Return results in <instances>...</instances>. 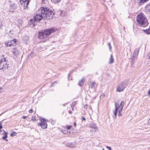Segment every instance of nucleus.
I'll use <instances>...</instances> for the list:
<instances>
[{
	"label": "nucleus",
	"mask_w": 150,
	"mask_h": 150,
	"mask_svg": "<svg viewBox=\"0 0 150 150\" xmlns=\"http://www.w3.org/2000/svg\"><path fill=\"white\" fill-rule=\"evenodd\" d=\"M84 107L85 109H86L88 107L87 105V104H86L84 105Z\"/></svg>",
	"instance_id": "obj_37"
},
{
	"label": "nucleus",
	"mask_w": 150,
	"mask_h": 150,
	"mask_svg": "<svg viewBox=\"0 0 150 150\" xmlns=\"http://www.w3.org/2000/svg\"><path fill=\"white\" fill-rule=\"evenodd\" d=\"M137 22L141 26H145L147 25V20L143 14L138 15L136 18Z\"/></svg>",
	"instance_id": "obj_4"
},
{
	"label": "nucleus",
	"mask_w": 150,
	"mask_h": 150,
	"mask_svg": "<svg viewBox=\"0 0 150 150\" xmlns=\"http://www.w3.org/2000/svg\"><path fill=\"white\" fill-rule=\"evenodd\" d=\"M13 45V43H11V44H9L8 46H12Z\"/></svg>",
	"instance_id": "obj_41"
},
{
	"label": "nucleus",
	"mask_w": 150,
	"mask_h": 150,
	"mask_svg": "<svg viewBox=\"0 0 150 150\" xmlns=\"http://www.w3.org/2000/svg\"><path fill=\"white\" fill-rule=\"evenodd\" d=\"M148 94L150 96V89L149 90L148 92Z\"/></svg>",
	"instance_id": "obj_42"
},
{
	"label": "nucleus",
	"mask_w": 150,
	"mask_h": 150,
	"mask_svg": "<svg viewBox=\"0 0 150 150\" xmlns=\"http://www.w3.org/2000/svg\"><path fill=\"white\" fill-rule=\"evenodd\" d=\"M4 132H5V136L2 137V139L4 140H5L6 142L8 141V139H6V138L7 137V133L5 132L4 130Z\"/></svg>",
	"instance_id": "obj_16"
},
{
	"label": "nucleus",
	"mask_w": 150,
	"mask_h": 150,
	"mask_svg": "<svg viewBox=\"0 0 150 150\" xmlns=\"http://www.w3.org/2000/svg\"><path fill=\"white\" fill-rule=\"evenodd\" d=\"M51 10L48 7H42L37 11L36 15L33 18L29 20V23L31 26L34 27L35 23L37 21H40L42 19L50 20L53 16Z\"/></svg>",
	"instance_id": "obj_2"
},
{
	"label": "nucleus",
	"mask_w": 150,
	"mask_h": 150,
	"mask_svg": "<svg viewBox=\"0 0 150 150\" xmlns=\"http://www.w3.org/2000/svg\"><path fill=\"white\" fill-rule=\"evenodd\" d=\"M118 111L116 109L113 111V113L116 117L117 114V112Z\"/></svg>",
	"instance_id": "obj_27"
},
{
	"label": "nucleus",
	"mask_w": 150,
	"mask_h": 150,
	"mask_svg": "<svg viewBox=\"0 0 150 150\" xmlns=\"http://www.w3.org/2000/svg\"><path fill=\"white\" fill-rule=\"evenodd\" d=\"M76 123L75 122H74V126L75 127H76Z\"/></svg>",
	"instance_id": "obj_47"
},
{
	"label": "nucleus",
	"mask_w": 150,
	"mask_h": 150,
	"mask_svg": "<svg viewBox=\"0 0 150 150\" xmlns=\"http://www.w3.org/2000/svg\"><path fill=\"white\" fill-rule=\"evenodd\" d=\"M76 103L75 102H72L71 104V108L74 107L75 106V105H76Z\"/></svg>",
	"instance_id": "obj_28"
},
{
	"label": "nucleus",
	"mask_w": 150,
	"mask_h": 150,
	"mask_svg": "<svg viewBox=\"0 0 150 150\" xmlns=\"http://www.w3.org/2000/svg\"><path fill=\"white\" fill-rule=\"evenodd\" d=\"M56 120H52L51 121V123L52 125H54L56 123Z\"/></svg>",
	"instance_id": "obj_30"
},
{
	"label": "nucleus",
	"mask_w": 150,
	"mask_h": 150,
	"mask_svg": "<svg viewBox=\"0 0 150 150\" xmlns=\"http://www.w3.org/2000/svg\"><path fill=\"white\" fill-rule=\"evenodd\" d=\"M51 10L48 7H42L37 11L36 15L33 18L29 20V23L31 26L34 27L35 23L37 21H40L42 19L50 20L53 16Z\"/></svg>",
	"instance_id": "obj_1"
},
{
	"label": "nucleus",
	"mask_w": 150,
	"mask_h": 150,
	"mask_svg": "<svg viewBox=\"0 0 150 150\" xmlns=\"http://www.w3.org/2000/svg\"><path fill=\"white\" fill-rule=\"evenodd\" d=\"M139 49L138 48H136L134 50L133 55L131 56V58L132 59L131 63L132 64L134 63V59L136 57L138 54L139 52Z\"/></svg>",
	"instance_id": "obj_9"
},
{
	"label": "nucleus",
	"mask_w": 150,
	"mask_h": 150,
	"mask_svg": "<svg viewBox=\"0 0 150 150\" xmlns=\"http://www.w3.org/2000/svg\"><path fill=\"white\" fill-rule=\"evenodd\" d=\"M31 120L33 121H36V118L35 117H33Z\"/></svg>",
	"instance_id": "obj_35"
},
{
	"label": "nucleus",
	"mask_w": 150,
	"mask_h": 150,
	"mask_svg": "<svg viewBox=\"0 0 150 150\" xmlns=\"http://www.w3.org/2000/svg\"><path fill=\"white\" fill-rule=\"evenodd\" d=\"M1 89H2V88H1V87H0V93L1 92Z\"/></svg>",
	"instance_id": "obj_49"
},
{
	"label": "nucleus",
	"mask_w": 150,
	"mask_h": 150,
	"mask_svg": "<svg viewBox=\"0 0 150 150\" xmlns=\"http://www.w3.org/2000/svg\"><path fill=\"white\" fill-rule=\"evenodd\" d=\"M72 127V126H68L66 125V127L67 129H70L71 127Z\"/></svg>",
	"instance_id": "obj_31"
},
{
	"label": "nucleus",
	"mask_w": 150,
	"mask_h": 150,
	"mask_svg": "<svg viewBox=\"0 0 150 150\" xmlns=\"http://www.w3.org/2000/svg\"><path fill=\"white\" fill-rule=\"evenodd\" d=\"M16 6L14 4H13L10 5L9 7V11L12 12H13L16 9Z\"/></svg>",
	"instance_id": "obj_11"
},
{
	"label": "nucleus",
	"mask_w": 150,
	"mask_h": 150,
	"mask_svg": "<svg viewBox=\"0 0 150 150\" xmlns=\"http://www.w3.org/2000/svg\"><path fill=\"white\" fill-rule=\"evenodd\" d=\"M56 83V81H55V82H54V83H52V86L53 84V83Z\"/></svg>",
	"instance_id": "obj_48"
},
{
	"label": "nucleus",
	"mask_w": 150,
	"mask_h": 150,
	"mask_svg": "<svg viewBox=\"0 0 150 150\" xmlns=\"http://www.w3.org/2000/svg\"><path fill=\"white\" fill-rule=\"evenodd\" d=\"M8 45H9V42L7 44H6V46H9Z\"/></svg>",
	"instance_id": "obj_45"
},
{
	"label": "nucleus",
	"mask_w": 150,
	"mask_h": 150,
	"mask_svg": "<svg viewBox=\"0 0 150 150\" xmlns=\"http://www.w3.org/2000/svg\"><path fill=\"white\" fill-rule=\"evenodd\" d=\"M28 112L30 113H31L33 112V110L32 109H30L29 110Z\"/></svg>",
	"instance_id": "obj_36"
},
{
	"label": "nucleus",
	"mask_w": 150,
	"mask_h": 150,
	"mask_svg": "<svg viewBox=\"0 0 150 150\" xmlns=\"http://www.w3.org/2000/svg\"><path fill=\"white\" fill-rule=\"evenodd\" d=\"M103 149V150H104V149Z\"/></svg>",
	"instance_id": "obj_52"
},
{
	"label": "nucleus",
	"mask_w": 150,
	"mask_h": 150,
	"mask_svg": "<svg viewBox=\"0 0 150 150\" xmlns=\"http://www.w3.org/2000/svg\"><path fill=\"white\" fill-rule=\"evenodd\" d=\"M108 47H109V50L110 51H111V50L112 49V46H111V45L110 43H108Z\"/></svg>",
	"instance_id": "obj_29"
},
{
	"label": "nucleus",
	"mask_w": 150,
	"mask_h": 150,
	"mask_svg": "<svg viewBox=\"0 0 150 150\" xmlns=\"http://www.w3.org/2000/svg\"><path fill=\"white\" fill-rule=\"evenodd\" d=\"M127 85V83L126 81L122 82L118 85L116 91L119 92L123 91L126 87Z\"/></svg>",
	"instance_id": "obj_6"
},
{
	"label": "nucleus",
	"mask_w": 150,
	"mask_h": 150,
	"mask_svg": "<svg viewBox=\"0 0 150 150\" xmlns=\"http://www.w3.org/2000/svg\"><path fill=\"white\" fill-rule=\"evenodd\" d=\"M16 39H13L11 41L12 43H13V45H15L16 44Z\"/></svg>",
	"instance_id": "obj_23"
},
{
	"label": "nucleus",
	"mask_w": 150,
	"mask_h": 150,
	"mask_svg": "<svg viewBox=\"0 0 150 150\" xmlns=\"http://www.w3.org/2000/svg\"><path fill=\"white\" fill-rule=\"evenodd\" d=\"M81 118L82 119V120H84V121H85L86 120V119L84 117H83L82 116L81 117Z\"/></svg>",
	"instance_id": "obj_40"
},
{
	"label": "nucleus",
	"mask_w": 150,
	"mask_h": 150,
	"mask_svg": "<svg viewBox=\"0 0 150 150\" xmlns=\"http://www.w3.org/2000/svg\"><path fill=\"white\" fill-rule=\"evenodd\" d=\"M147 58L148 59H150V52L148 53L147 55Z\"/></svg>",
	"instance_id": "obj_33"
},
{
	"label": "nucleus",
	"mask_w": 150,
	"mask_h": 150,
	"mask_svg": "<svg viewBox=\"0 0 150 150\" xmlns=\"http://www.w3.org/2000/svg\"><path fill=\"white\" fill-rule=\"evenodd\" d=\"M12 52L15 56H17L19 53L18 50L16 47H13L12 48Z\"/></svg>",
	"instance_id": "obj_12"
},
{
	"label": "nucleus",
	"mask_w": 150,
	"mask_h": 150,
	"mask_svg": "<svg viewBox=\"0 0 150 150\" xmlns=\"http://www.w3.org/2000/svg\"><path fill=\"white\" fill-rule=\"evenodd\" d=\"M6 58H4V55H0V69H7L8 65H7V60Z\"/></svg>",
	"instance_id": "obj_5"
},
{
	"label": "nucleus",
	"mask_w": 150,
	"mask_h": 150,
	"mask_svg": "<svg viewBox=\"0 0 150 150\" xmlns=\"http://www.w3.org/2000/svg\"><path fill=\"white\" fill-rule=\"evenodd\" d=\"M30 0H20L21 5L23 7V9H28V5Z\"/></svg>",
	"instance_id": "obj_7"
},
{
	"label": "nucleus",
	"mask_w": 150,
	"mask_h": 150,
	"mask_svg": "<svg viewBox=\"0 0 150 150\" xmlns=\"http://www.w3.org/2000/svg\"><path fill=\"white\" fill-rule=\"evenodd\" d=\"M124 102L123 101H122L120 105H118L117 106V103H115V109L117 110L118 111V110L121 109L122 110L123 108L124 105Z\"/></svg>",
	"instance_id": "obj_10"
},
{
	"label": "nucleus",
	"mask_w": 150,
	"mask_h": 150,
	"mask_svg": "<svg viewBox=\"0 0 150 150\" xmlns=\"http://www.w3.org/2000/svg\"><path fill=\"white\" fill-rule=\"evenodd\" d=\"M16 134V132H13L10 134V136L11 137H13L15 136Z\"/></svg>",
	"instance_id": "obj_24"
},
{
	"label": "nucleus",
	"mask_w": 150,
	"mask_h": 150,
	"mask_svg": "<svg viewBox=\"0 0 150 150\" xmlns=\"http://www.w3.org/2000/svg\"><path fill=\"white\" fill-rule=\"evenodd\" d=\"M69 112V113H70V114H71V113H72V112H71V111H70V112Z\"/></svg>",
	"instance_id": "obj_50"
},
{
	"label": "nucleus",
	"mask_w": 150,
	"mask_h": 150,
	"mask_svg": "<svg viewBox=\"0 0 150 150\" xmlns=\"http://www.w3.org/2000/svg\"><path fill=\"white\" fill-rule=\"evenodd\" d=\"M23 118V119H25L26 118V117L25 116H23L22 117Z\"/></svg>",
	"instance_id": "obj_44"
},
{
	"label": "nucleus",
	"mask_w": 150,
	"mask_h": 150,
	"mask_svg": "<svg viewBox=\"0 0 150 150\" xmlns=\"http://www.w3.org/2000/svg\"><path fill=\"white\" fill-rule=\"evenodd\" d=\"M3 26L2 22L0 21V29Z\"/></svg>",
	"instance_id": "obj_32"
},
{
	"label": "nucleus",
	"mask_w": 150,
	"mask_h": 150,
	"mask_svg": "<svg viewBox=\"0 0 150 150\" xmlns=\"http://www.w3.org/2000/svg\"><path fill=\"white\" fill-rule=\"evenodd\" d=\"M128 46H129V48L130 47V45L129 43H128Z\"/></svg>",
	"instance_id": "obj_46"
},
{
	"label": "nucleus",
	"mask_w": 150,
	"mask_h": 150,
	"mask_svg": "<svg viewBox=\"0 0 150 150\" xmlns=\"http://www.w3.org/2000/svg\"><path fill=\"white\" fill-rule=\"evenodd\" d=\"M98 129L97 128L96 129H94V128L91 129H90V132H95L97 131V130H98Z\"/></svg>",
	"instance_id": "obj_25"
},
{
	"label": "nucleus",
	"mask_w": 150,
	"mask_h": 150,
	"mask_svg": "<svg viewBox=\"0 0 150 150\" xmlns=\"http://www.w3.org/2000/svg\"><path fill=\"white\" fill-rule=\"evenodd\" d=\"M2 128V126L1 122H0V132L2 131L1 129Z\"/></svg>",
	"instance_id": "obj_34"
},
{
	"label": "nucleus",
	"mask_w": 150,
	"mask_h": 150,
	"mask_svg": "<svg viewBox=\"0 0 150 150\" xmlns=\"http://www.w3.org/2000/svg\"><path fill=\"white\" fill-rule=\"evenodd\" d=\"M146 10L149 12H150V3L147 4L146 6Z\"/></svg>",
	"instance_id": "obj_20"
},
{
	"label": "nucleus",
	"mask_w": 150,
	"mask_h": 150,
	"mask_svg": "<svg viewBox=\"0 0 150 150\" xmlns=\"http://www.w3.org/2000/svg\"><path fill=\"white\" fill-rule=\"evenodd\" d=\"M42 3H45V0H42Z\"/></svg>",
	"instance_id": "obj_43"
},
{
	"label": "nucleus",
	"mask_w": 150,
	"mask_h": 150,
	"mask_svg": "<svg viewBox=\"0 0 150 150\" xmlns=\"http://www.w3.org/2000/svg\"><path fill=\"white\" fill-rule=\"evenodd\" d=\"M90 127L91 129L94 128V129H96L97 128L96 125L94 124L91 123L90 125Z\"/></svg>",
	"instance_id": "obj_17"
},
{
	"label": "nucleus",
	"mask_w": 150,
	"mask_h": 150,
	"mask_svg": "<svg viewBox=\"0 0 150 150\" xmlns=\"http://www.w3.org/2000/svg\"><path fill=\"white\" fill-rule=\"evenodd\" d=\"M122 110H121V109H119V113L118 114V116H122V115L121 114V112H122Z\"/></svg>",
	"instance_id": "obj_26"
},
{
	"label": "nucleus",
	"mask_w": 150,
	"mask_h": 150,
	"mask_svg": "<svg viewBox=\"0 0 150 150\" xmlns=\"http://www.w3.org/2000/svg\"><path fill=\"white\" fill-rule=\"evenodd\" d=\"M114 61V58L113 57L112 55L111 54L110 55V57L109 59V61L108 62L109 64H112L113 62Z\"/></svg>",
	"instance_id": "obj_13"
},
{
	"label": "nucleus",
	"mask_w": 150,
	"mask_h": 150,
	"mask_svg": "<svg viewBox=\"0 0 150 150\" xmlns=\"http://www.w3.org/2000/svg\"><path fill=\"white\" fill-rule=\"evenodd\" d=\"M147 123L149 125H150V117L149 120H148Z\"/></svg>",
	"instance_id": "obj_38"
},
{
	"label": "nucleus",
	"mask_w": 150,
	"mask_h": 150,
	"mask_svg": "<svg viewBox=\"0 0 150 150\" xmlns=\"http://www.w3.org/2000/svg\"><path fill=\"white\" fill-rule=\"evenodd\" d=\"M147 34H150V26L149 29L144 30Z\"/></svg>",
	"instance_id": "obj_22"
},
{
	"label": "nucleus",
	"mask_w": 150,
	"mask_h": 150,
	"mask_svg": "<svg viewBox=\"0 0 150 150\" xmlns=\"http://www.w3.org/2000/svg\"><path fill=\"white\" fill-rule=\"evenodd\" d=\"M61 0H51V1L54 4H57Z\"/></svg>",
	"instance_id": "obj_21"
},
{
	"label": "nucleus",
	"mask_w": 150,
	"mask_h": 150,
	"mask_svg": "<svg viewBox=\"0 0 150 150\" xmlns=\"http://www.w3.org/2000/svg\"><path fill=\"white\" fill-rule=\"evenodd\" d=\"M72 108V110H73V107Z\"/></svg>",
	"instance_id": "obj_51"
},
{
	"label": "nucleus",
	"mask_w": 150,
	"mask_h": 150,
	"mask_svg": "<svg viewBox=\"0 0 150 150\" xmlns=\"http://www.w3.org/2000/svg\"><path fill=\"white\" fill-rule=\"evenodd\" d=\"M55 31V29L53 28L45 29L43 31L39 32L38 37L40 39H42L49 36Z\"/></svg>",
	"instance_id": "obj_3"
},
{
	"label": "nucleus",
	"mask_w": 150,
	"mask_h": 150,
	"mask_svg": "<svg viewBox=\"0 0 150 150\" xmlns=\"http://www.w3.org/2000/svg\"><path fill=\"white\" fill-rule=\"evenodd\" d=\"M96 86V83L93 81L92 82L91 84V87L92 88H95Z\"/></svg>",
	"instance_id": "obj_19"
},
{
	"label": "nucleus",
	"mask_w": 150,
	"mask_h": 150,
	"mask_svg": "<svg viewBox=\"0 0 150 150\" xmlns=\"http://www.w3.org/2000/svg\"><path fill=\"white\" fill-rule=\"evenodd\" d=\"M84 81V79H82L81 80H80L78 83L79 85V86H81L83 85Z\"/></svg>",
	"instance_id": "obj_18"
},
{
	"label": "nucleus",
	"mask_w": 150,
	"mask_h": 150,
	"mask_svg": "<svg viewBox=\"0 0 150 150\" xmlns=\"http://www.w3.org/2000/svg\"><path fill=\"white\" fill-rule=\"evenodd\" d=\"M41 122L38 124V125L41 126L42 129H46L47 127V125L46 123V120L43 118H40V119Z\"/></svg>",
	"instance_id": "obj_8"
},
{
	"label": "nucleus",
	"mask_w": 150,
	"mask_h": 150,
	"mask_svg": "<svg viewBox=\"0 0 150 150\" xmlns=\"http://www.w3.org/2000/svg\"><path fill=\"white\" fill-rule=\"evenodd\" d=\"M106 148L108 149L109 150H112L111 149V147H109V146H106Z\"/></svg>",
	"instance_id": "obj_39"
},
{
	"label": "nucleus",
	"mask_w": 150,
	"mask_h": 150,
	"mask_svg": "<svg viewBox=\"0 0 150 150\" xmlns=\"http://www.w3.org/2000/svg\"><path fill=\"white\" fill-rule=\"evenodd\" d=\"M137 2L139 3L140 4H142L148 1L149 0H137Z\"/></svg>",
	"instance_id": "obj_15"
},
{
	"label": "nucleus",
	"mask_w": 150,
	"mask_h": 150,
	"mask_svg": "<svg viewBox=\"0 0 150 150\" xmlns=\"http://www.w3.org/2000/svg\"><path fill=\"white\" fill-rule=\"evenodd\" d=\"M66 145L67 146L71 147H74L75 146L74 144L71 142L67 143L66 144Z\"/></svg>",
	"instance_id": "obj_14"
}]
</instances>
